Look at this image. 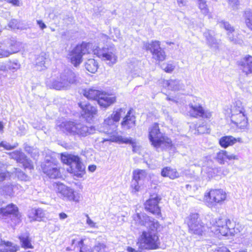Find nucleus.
Instances as JSON below:
<instances>
[{
  "instance_id": "nucleus-19",
  "label": "nucleus",
  "mask_w": 252,
  "mask_h": 252,
  "mask_svg": "<svg viewBox=\"0 0 252 252\" xmlns=\"http://www.w3.org/2000/svg\"><path fill=\"white\" fill-rule=\"evenodd\" d=\"M62 73L56 78L52 77L46 82L47 86L51 89H54L58 90L66 89L68 88L67 82L65 79H63Z\"/></svg>"
},
{
  "instance_id": "nucleus-29",
  "label": "nucleus",
  "mask_w": 252,
  "mask_h": 252,
  "mask_svg": "<svg viewBox=\"0 0 252 252\" xmlns=\"http://www.w3.org/2000/svg\"><path fill=\"white\" fill-rule=\"evenodd\" d=\"M0 214H3L4 216L7 215H13L15 217H18V211L17 207L13 204H9L5 208L0 209Z\"/></svg>"
},
{
  "instance_id": "nucleus-43",
  "label": "nucleus",
  "mask_w": 252,
  "mask_h": 252,
  "mask_svg": "<svg viewBox=\"0 0 252 252\" xmlns=\"http://www.w3.org/2000/svg\"><path fill=\"white\" fill-rule=\"evenodd\" d=\"M126 110L125 108H120L114 111L111 115H112V118L117 123L119 121L120 118L124 116Z\"/></svg>"
},
{
  "instance_id": "nucleus-10",
  "label": "nucleus",
  "mask_w": 252,
  "mask_h": 252,
  "mask_svg": "<svg viewBox=\"0 0 252 252\" xmlns=\"http://www.w3.org/2000/svg\"><path fill=\"white\" fill-rule=\"evenodd\" d=\"M94 55H96L102 60L106 62L110 66L115 64L117 61V57L116 55L115 49L113 47L102 49L96 47L92 50Z\"/></svg>"
},
{
  "instance_id": "nucleus-33",
  "label": "nucleus",
  "mask_w": 252,
  "mask_h": 252,
  "mask_svg": "<svg viewBox=\"0 0 252 252\" xmlns=\"http://www.w3.org/2000/svg\"><path fill=\"white\" fill-rule=\"evenodd\" d=\"M17 247L14 246L11 242L1 241L0 244V252H16Z\"/></svg>"
},
{
  "instance_id": "nucleus-49",
  "label": "nucleus",
  "mask_w": 252,
  "mask_h": 252,
  "mask_svg": "<svg viewBox=\"0 0 252 252\" xmlns=\"http://www.w3.org/2000/svg\"><path fill=\"white\" fill-rule=\"evenodd\" d=\"M94 249L97 252H107L108 250L107 246L103 243H98L94 246Z\"/></svg>"
},
{
  "instance_id": "nucleus-24",
  "label": "nucleus",
  "mask_w": 252,
  "mask_h": 252,
  "mask_svg": "<svg viewBox=\"0 0 252 252\" xmlns=\"http://www.w3.org/2000/svg\"><path fill=\"white\" fill-rule=\"evenodd\" d=\"M236 142L242 143L243 141L240 137L235 138L232 136H224L221 137L219 140V144L223 148H227L229 146H233Z\"/></svg>"
},
{
  "instance_id": "nucleus-55",
  "label": "nucleus",
  "mask_w": 252,
  "mask_h": 252,
  "mask_svg": "<svg viewBox=\"0 0 252 252\" xmlns=\"http://www.w3.org/2000/svg\"><path fill=\"white\" fill-rule=\"evenodd\" d=\"M87 217L86 223L88 224L91 227H94L95 225V223L89 217V215L87 214L86 215Z\"/></svg>"
},
{
  "instance_id": "nucleus-58",
  "label": "nucleus",
  "mask_w": 252,
  "mask_h": 252,
  "mask_svg": "<svg viewBox=\"0 0 252 252\" xmlns=\"http://www.w3.org/2000/svg\"><path fill=\"white\" fill-rule=\"evenodd\" d=\"M7 2L12 3L15 6H20V3L19 0H6Z\"/></svg>"
},
{
  "instance_id": "nucleus-57",
  "label": "nucleus",
  "mask_w": 252,
  "mask_h": 252,
  "mask_svg": "<svg viewBox=\"0 0 252 252\" xmlns=\"http://www.w3.org/2000/svg\"><path fill=\"white\" fill-rule=\"evenodd\" d=\"M6 177V173L0 170V183L4 181Z\"/></svg>"
},
{
  "instance_id": "nucleus-20",
  "label": "nucleus",
  "mask_w": 252,
  "mask_h": 252,
  "mask_svg": "<svg viewBox=\"0 0 252 252\" xmlns=\"http://www.w3.org/2000/svg\"><path fill=\"white\" fill-rule=\"evenodd\" d=\"M78 104L82 109L81 112V115L86 121H90L96 115L97 110L95 107L90 104L83 103L81 102L79 103Z\"/></svg>"
},
{
  "instance_id": "nucleus-51",
  "label": "nucleus",
  "mask_w": 252,
  "mask_h": 252,
  "mask_svg": "<svg viewBox=\"0 0 252 252\" xmlns=\"http://www.w3.org/2000/svg\"><path fill=\"white\" fill-rule=\"evenodd\" d=\"M83 245V241L81 240L78 242V246L80 248V252H93V250L91 249V248L88 247L87 246L84 247Z\"/></svg>"
},
{
  "instance_id": "nucleus-18",
  "label": "nucleus",
  "mask_w": 252,
  "mask_h": 252,
  "mask_svg": "<svg viewBox=\"0 0 252 252\" xmlns=\"http://www.w3.org/2000/svg\"><path fill=\"white\" fill-rule=\"evenodd\" d=\"M10 158L16 160L17 162L23 164L25 168L31 169L33 168L32 161L28 159L25 154L19 151H15L9 154Z\"/></svg>"
},
{
  "instance_id": "nucleus-25",
  "label": "nucleus",
  "mask_w": 252,
  "mask_h": 252,
  "mask_svg": "<svg viewBox=\"0 0 252 252\" xmlns=\"http://www.w3.org/2000/svg\"><path fill=\"white\" fill-rule=\"evenodd\" d=\"M135 125V117L131 114V111L129 110L124 118L121 123L123 128L128 129L134 126Z\"/></svg>"
},
{
  "instance_id": "nucleus-37",
  "label": "nucleus",
  "mask_w": 252,
  "mask_h": 252,
  "mask_svg": "<svg viewBox=\"0 0 252 252\" xmlns=\"http://www.w3.org/2000/svg\"><path fill=\"white\" fill-rule=\"evenodd\" d=\"M48 62V59L45 58L44 56L41 55L38 57L36 60L35 67L36 69L39 71L44 70L46 67V64Z\"/></svg>"
},
{
  "instance_id": "nucleus-23",
  "label": "nucleus",
  "mask_w": 252,
  "mask_h": 252,
  "mask_svg": "<svg viewBox=\"0 0 252 252\" xmlns=\"http://www.w3.org/2000/svg\"><path fill=\"white\" fill-rule=\"evenodd\" d=\"M115 101L116 98L115 96L102 93H101L97 99V102L100 106L104 108H106L110 106L114 103Z\"/></svg>"
},
{
  "instance_id": "nucleus-36",
  "label": "nucleus",
  "mask_w": 252,
  "mask_h": 252,
  "mask_svg": "<svg viewBox=\"0 0 252 252\" xmlns=\"http://www.w3.org/2000/svg\"><path fill=\"white\" fill-rule=\"evenodd\" d=\"M86 69L89 72L94 73L98 69L97 63L93 59H90L87 60L85 64Z\"/></svg>"
},
{
  "instance_id": "nucleus-14",
  "label": "nucleus",
  "mask_w": 252,
  "mask_h": 252,
  "mask_svg": "<svg viewBox=\"0 0 252 252\" xmlns=\"http://www.w3.org/2000/svg\"><path fill=\"white\" fill-rule=\"evenodd\" d=\"M21 48V44L14 40H7L3 43H0V58L7 57L18 52Z\"/></svg>"
},
{
  "instance_id": "nucleus-40",
  "label": "nucleus",
  "mask_w": 252,
  "mask_h": 252,
  "mask_svg": "<svg viewBox=\"0 0 252 252\" xmlns=\"http://www.w3.org/2000/svg\"><path fill=\"white\" fill-rule=\"evenodd\" d=\"M147 174L144 170H135L133 172V180L140 181L143 180L146 177Z\"/></svg>"
},
{
  "instance_id": "nucleus-61",
  "label": "nucleus",
  "mask_w": 252,
  "mask_h": 252,
  "mask_svg": "<svg viewBox=\"0 0 252 252\" xmlns=\"http://www.w3.org/2000/svg\"><path fill=\"white\" fill-rule=\"evenodd\" d=\"M89 170L91 172H94L96 169V166L94 165H90L88 167Z\"/></svg>"
},
{
  "instance_id": "nucleus-2",
  "label": "nucleus",
  "mask_w": 252,
  "mask_h": 252,
  "mask_svg": "<svg viewBox=\"0 0 252 252\" xmlns=\"http://www.w3.org/2000/svg\"><path fill=\"white\" fill-rule=\"evenodd\" d=\"M149 139L156 148H168L172 146V141L160 131L158 124L154 123L149 128Z\"/></svg>"
},
{
  "instance_id": "nucleus-48",
  "label": "nucleus",
  "mask_w": 252,
  "mask_h": 252,
  "mask_svg": "<svg viewBox=\"0 0 252 252\" xmlns=\"http://www.w3.org/2000/svg\"><path fill=\"white\" fill-rule=\"evenodd\" d=\"M35 220L39 221L45 216L44 211L40 208H38L34 211Z\"/></svg>"
},
{
  "instance_id": "nucleus-42",
  "label": "nucleus",
  "mask_w": 252,
  "mask_h": 252,
  "mask_svg": "<svg viewBox=\"0 0 252 252\" xmlns=\"http://www.w3.org/2000/svg\"><path fill=\"white\" fill-rule=\"evenodd\" d=\"M198 8L203 14L206 15L209 12V9L206 0H197Z\"/></svg>"
},
{
  "instance_id": "nucleus-31",
  "label": "nucleus",
  "mask_w": 252,
  "mask_h": 252,
  "mask_svg": "<svg viewBox=\"0 0 252 252\" xmlns=\"http://www.w3.org/2000/svg\"><path fill=\"white\" fill-rule=\"evenodd\" d=\"M82 93L83 95L89 99L97 100L101 92L97 90L88 89L83 90Z\"/></svg>"
},
{
  "instance_id": "nucleus-17",
  "label": "nucleus",
  "mask_w": 252,
  "mask_h": 252,
  "mask_svg": "<svg viewBox=\"0 0 252 252\" xmlns=\"http://www.w3.org/2000/svg\"><path fill=\"white\" fill-rule=\"evenodd\" d=\"M160 199L157 194L151 195L145 204V209L153 214L160 216V210L158 206Z\"/></svg>"
},
{
  "instance_id": "nucleus-1",
  "label": "nucleus",
  "mask_w": 252,
  "mask_h": 252,
  "mask_svg": "<svg viewBox=\"0 0 252 252\" xmlns=\"http://www.w3.org/2000/svg\"><path fill=\"white\" fill-rule=\"evenodd\" d=\"M231 121L237 128L245 129L248 126V119L242 103L236 101L231 106Z\"/></svg>"
},
{
  "instance_id": "nucleus-5",
  "label": "nucleus",
  "mask_w": 252,
  "mask_h": 252,
  "mask_svg": "<svg viewBox=\"0 0 252 252\" xmlns=\"http://www.w3.org/2000/svg\"><path fill=\"white\" fill-rule=\"evenodd\" d=\"M62 159L63 162L70 165L67 171L72 173L77 178H82L84 175L85 166L78 156L69 155L63 156Z\"/></svg>"
},
{
  "instance_id": "nucleus-4",
  "label": "nucleus",
  "mask_w": 252,
  "mask_h": 252,
  "mask_svg": "<svg viewBox=\"0 0 252 252\" xmlns=\"http://www.w3.org/2000/svg\"><path fill=\"white\" fill-rule=\"evenodd\" d=\"M92 44L90 43H83L77 45L69 52L68 58L70 62L75 67L78 66L82 62L83 55L91 53Z\"/></svg>"
},
{
  "instance_id": "nucleus-12",
  "label": "nucleus",
  "mask_w": 252,
  "mask_h": 252,
  "mask_svg": "<svg viewBox=\"0 0 252 252\" xmlns=\"http://www.w3.org/2000/svg\"><path fill=\"white\" fill-rule=\"evenodd\" d=\"M143 48L146 50L150 51L152 54L153 58L157 61H163L165 59V53L160 47V42L158 41L144 42Z\"/></svg>"
},
{
  "instance_id": "nucleus-44",
  "label": "nucleus",
  "mask_w": 252,
  "mask_h": 252,
  "mask_svg": "<svg viewBox=\"0 0 252 252\" xmlns=\"http://www.w3.org/2000/svg\"><path fill=\"white\" fill-rule=\"evenodd\" d=\"M128 67L130 70L131 73H132L133 77L139 76L141 74V69L137 65L129 64L128 65Z\"/></svg>"
},
{
  "instance_id": "nucleus-60",
  "label": "nucleus",
  "mask_w": 252,
  "mask_h": 252,
  "mask_svg": "<svg viewBox=\"0 0 252 252\" xmlns=\"http://www.w3.org/2000/svg\"><path fill=\"white\" fill-rule=\"evenodd\" d=\"M67 218V215L64 213H61L59 214V218L60 220H64Z\"/></svg>"
},
{
  "instance_id": "nucleus-50",
  "label": "nucleus",
  "mask_w": 252,
  "mask_h": 252,
  "mask_svg": "<svg viewBox=\"0 0 252 252\" xmlns=\"http://www.w3.org/2000/svg\"><path fill=\"white\" fill-rule=\"evenodd\" d=\"M131 188L132 189V192L136 193L139 191L140 189V186H139V184L138 181H135L132 179L131 184Z\"/></svg>"
},
{
  "instance_id": "nucleus-59",
  "label": "nucleus",
  "mask_w": 252,
  "mask_h": 252,
  "mask_svg": "<svg viewBox=\"0 0 252 252\" xmlns=\"http://www.w3.org/2000/svg\"><path fill=\"white\" fill-rule=\"evenodd\" d=\"M37 23L39 25V27L42 29H45L46 28V25L41 20L37 21Z\"/></svg>"
},
{
  "instance_id": "nucleus-26",
  "label": "nucleus",
  "mask_w": 252,
  "mask_h": 252,
  "mask_svg": "<svg viewBox=\"0 0 252 252\" xmlns=\"http://www.w3.org/2000/svg\"><path fill=\"white\" fill-rule=\"evenodd\" d=\"M63 79H65L68 87L71 84H75L79 81L78 75L71 70L67 69L62 73Z\"/></svg>"
},
{
  "instance_id": "nucleus-13",
  "label": "nucleus",
  "mask_w": 252,
  "mask_h": 252,
  "mask_svg": "<svg viewBox=\"0 0 252 252\" xmlns=\"http://www.w3.org/2000/svg\"><path fill=\"white\" fill-rule=\"evenodd\" d=\"M41 166L43 172L50 178L54 179L59 177V167L57 161L54 158H46Z\"/></svg>"
},
{
  "instance_id": "nucleus-22",
  "label": "nucleus",
  "mask_w": 252,
  "mask_h": 252,
  "mask_svg": "<svg viewBox=\"0 0 252 252\" xmlns=\"http://www.w3.org/2000/svg\"><path fill=\"white\" fill-rule=\"evenodd\" d=\"M215 159L220 164H224L226 159L229 161L232 160H238L239 157L238 155L228 153L226 150H220L216 154Z\"/></svg>"
},
{
  "instance_id": "nucleus-34",
  "label": "nucleus",
  "mask_w": 252,
  "mask_h": 252,
  "mask_svg": "<svg viewBox=\"0 0 252 252\" xmlns=\"http://www.w3.org/2000/svg\"><path fill=\"white\" fill-rule=\"evenodd\" d=\"M161 175L163 177H168L171 179H174L179 177V173L175 169L170 167H165L161 171Z\"/></svg>"
},
{
  "instance_id": "nucleus-38",
  "label": "nucleus",
  "mask_w": 252,
  "mask_h": 252,
  "mask_svg": "<svg viewBox=\"0 0 252 252\" xmlns=\"http://www.w3.org/2000/svg\"><path fill=\"white\" fill-rule=\"evenodd\" d=\"M116 124L117 122L112 118V115H111L104 120L103 126L108 130L106 132H108V130H113L116 129L117 127Z\"/></svg>"
},
{
  "instance_id": "nucleus-21",
  "label": "nucleus",
  "mask_w": 252,
  "mask_h": 252,
  "mask_svg": "<svg viewBox=\"0 0 252 252\" xmlns=\"http://www.w3.org/2000/svg\"><path fill=\"white\" fill-rule=\"evenodd\" d=\"M163 87L168 90L174 91H183L185 90L186 86L182 81L178 79H170L163 80L162 83Z\"/></svg>"
},
{
  "instance_id": "nucleus-9",
  "label": "nucleus",
  "mask_w": 252,
  "mask_h": 252,
  "mask_svg": "<svg viewBox=\"0 0 252 252\" xmlns=\"http://www.w3.org/2000/svg\"><path fill=\"white\" fill-rule=\"evenodd\" d=\"M133 223L138 226H144L152 231L157 230L159 224L157 220L150 218L143 213H137L133 216Z\"/></svg>"
},
{
  "instance_id": "nucleus-3",
  "label": "nucleus",
  "mask_w": 252,
  "mask_h": 252,
  "mask_svg": "<svg viewBox=\"0 0 252 252\" xmlns=\"http://www.w3.org/2000/svg\"><path fill=\"white\" fill-rule=\"evenodd\" d=\"M63 131L67 134L81 138L94 133L95 129L93 126H88L81 123L67 122L63 124Z\"/></svg>"
},
{
  "instance_id": "nucleus-30",
  "label": "nucleus",
  "mask_w": 252,
  "mask_h": 252,
  "mask_svg": "<svg viewBox=\"0 0 252 252\" xmlns=\"http://www.w3.org/2000/svg\"><path fill=\"white\" fill-rule=\"evenodd\" d=\"M19 238L21 243V246L24 249H33L31 243V238L28 233H25L19 236Z\"/></svg>"
},
{
  "instance_id": "nucleus-39",
  "label": "nucleus",
  "mask_w": 252,
  "mask_h": 252,
  "mask_svg": "<svg viewBox=\"0 0 252 252\" xmlns=\"http://www.w3.org/2000/svg\"><path fill=\"white\" fill-rule=\"evenodd\" d=\"M201 221L199 218V215L197 213L190 214L185 220V222L187 224L188 227H190V224H195Z\"/></svg>"
},
{
  "instance_id": "nucleus-15",
  "label": "nucleus",
  "mask_w": 252,
  "mask_h": 252,
  "mask_svg": "<svg viewBox=\"0 0 252 252\" xmlns=\"http://www.w3.org/2000/svg\"><path fill=\"white\" fill-rule=\"evenodd\" d=\"M109 133H110L109 137L104 138L102 141V142L111 141L119 144H130L132 146V151L134 152H137L139 150V147L137 145L136 141L131 137H126L121 135H114L112 134V132H109Z\"/></svg>"
},
{
  "instance_id": "nucleus-16",
  "label": "nucleus",
  "mask_w": 252,
  "mask_h": 252,
  "mask_svg": "<svg viewBox=\"0 0 252 252\" xmlns=\"http://www.w3.org/2000/svg\"><path fill=\"white\" fill-rule=\"evenodd\" d=\"M189 106L190 108L189 113L193 117L210 119L212 116V112L209 110L204 109L199 104H190Z\"/></svg>"
},
{
  "instance_id": "nucleus-45",
  "label": "nucleus",
  "mask_w": 252,
  "mask_h": 252,
  "mask_svg": "<svg viewBox=\"0 0 252 252\" xmlns=\"http://www.w3.org/2000/svg\"><path fill=\"white\" fill-rule=\"evenodd\" d=\"M14 173L17 177L22 181H27L29 180L28 176L24 173L19 168H14Z\"/></svg>"
},
{
  "instance_id": "nucleus-47",
  "label": "nucleus",
  "mask_w": 252,
  "mask_h": 252,
  "mask_svg": "<svg viewBox=\"0 0 252 252\" xmlns=\"http://www.w3.org/2000/svg\"><path fill=\"white\" fill-rule=\"evenodd\" d=\"M246 14V23L247 26L252 30V12L247 11Z\"/></svg>"
},
{
  "instance_id": "nucleus-27",
  "label": "nucleus",
  "mask_w": 252,
  "mask_h": 252,
  "mask_svg": "<svg viewBox=\"0 0 252 252\" xmlns=\"http://www.w3.org/2000/svg\"><path fill=\"white\" fill-rule=\"evenodd\" d=\"M242 69L247 75L252 73V56H247L241 61Z\"/></svg>"
},
{
  "instance_id": "nucleus-35",
  "label": "nucleus",
  "mask_w": 252,
  "mask_h": 252,
  "mask_svg": "<svg viewBox=\"0 0 252 252\" xmlns=\"http://www.w3.org/2000/svg\"><path fill=\"white\" fill-rule=\"evenodd\" d=\"M204 226L201 221L194 225L190 224V227L189 228V232L192 234L198 235H202L203 231Z\"/></svg>"
},
{
  "instance_id": "nucleus-64",
  "label": "nucleus",
  "mask_w": 252,
  "mask_h": 252,
  "mask_svg": "<svg viewBox=\"0 0 252 252\" xmlns=\"http://www.w3.org/2000/svg\"><path fill=\"white\" fill-rule=\"evenodd\" d=\"M218 252H230L229 250H228L226 248H223L221 249L220 250L218 251Z\"/></svg>"
},
{
  "instance_id": "nucleus-28",
  "label": "nucleus",
  "mask_w": 252,
  "mask_h": 252,
  "mask_svg": "<svg viewBox=\"0 0 252 252\" xmlns=\"http://www.w3.org/2000/svg\"><path fill=\"white\" fill-rule=\"evenodd\" d=\"M220 26L224 28L226 30L229 32L228 33L229 39L235 43H239V40L235 38L234 36L237 35V32H235L233 27L227 22H221Z\"/></svg>"
},
{
  "instance_id": "nucleus-7",
  "label": "nucleus",
  "mask_w": 252,
  "mask_h": 252,
  "mask_svg": "<svg viewBox=\"0 0 252 252\" xmlns=\"http://www.w3.org/2000/svg\"><path fill=\"white\" fill-rule=\"evenodd\" d=\"M234 229L229 220L222 218L217 219L211 227V231L214 234L222 236L232 234L235 232Z\"/></svg>"
},
{
  "instance_id": "nucleus-53",
  "label": "nucleus",
  "mask_w": 252,
  "mask_h": 252,
  "mask_svg": "<svg viewBox=\"0 0 252 252\" xmlns=\"http://www.w3.org/2000/svg\"><path fill=\"white\" fill-rule=\"evenodd\" d=\"M0 147H3L6 150H9L15 148L16 146H12L9 143L5 141H2L0 143Z\"/></svg>"
},
{
  "instance_id": "nucleus-62",
  "label": "nucleus",
  "mask_w": 252,
  "mask_h": 252,
  "mask_svg": "<svg viewBox=\"0 0 252 252\" xmlns=\"http://www.w3.org/2000/svg\"><path fill=\"white\" fill-rule=\"evenodd\" d=\"M25 150H26V151L28 152H29V153H31V154H32V156L33 158H35V157L36 155H32V151H31V148L30 147H27V146H26V147H25Z\"/></svg>"
},
{
  "instance_id": "nucleus-46",
  "label": "nucleus",
  "mask_w": 252,
  "mask_h": 252,
  "mask_svg": "<svg viewBox=\"0 0 252 252\" xmlns=\"http://www.w3.org/2000/svg\"><path fill=\"white\" fill-rule=\"evenodd\" d=\"M9 27L13 29H21V30H25L27 29L28 27L27 26L25 27H21L20 24L18 23V21L15 19L12 20L8 24Z\"/></svg>"
},
{
  "instance_id": "nucleus-63",
  "label": "nucleus",
  "mask_w": 252,
  "mask_h": 252,
  "mask_svg": "<svg viewBox=\"0 0 252 252\" xmlns=\"http://www.w3.org/2000/svg\"><path fill=\"white\" fill-rule=\"evenodd\" d=\"M177 2L179 5H184L186 4V0H177Z\"/></svg>"
},
{
  "instance_id": "nucleus-8",
  "label": "nucleus",
  "mask_w": 252,
  "mask_h": 252,
  "mask_svg": "<svg viewBox=\"0 0 252 252\" xmlns=\"http://www.w3.org/2000/svg\"><path fill=\"white\" fill-rule=\"evenodd\" d=\"M158 237L155 233L144 231L139 240V247L144 250H155L158 248Z\"/></svg>"
},
{
  "instance_id": "nucleus-52",
  "label": "nucleus",
  "mask_w": 252,
  "mask_h": 252,
  "mask_svg": "<svg viewBox=\"0 0 252 252\" xmlns=\"http://www.w3.org/2000/svg\"><path fill=\"white\" fill-rule=\"evenodd\" d=\"M162 68L165 72L171 73L174 70L175 65L172 63H168L166 64H163Z\"/></svg>"
},
{
  "instance_id": "nucleus-6",
  "label": "nucleus",
  "mask_w": 252,
  "mask_h": 252,
  "mask_svg": "<svg viewBox=\"0 0 252 252\" xmlns=\"http://www.w3.org/2000/svg\"><path fill=\"white\" fill-rule=\"evenodd\" d=\"M54 186L59 196L64 199L75 202H79L80 200L81 194L70 187L59 182L55 183Z\"/></svg>"
},
{
  "instance_id": "nucleus-41",
  "label": "nucleus",
  "mask_w": 252,
  "mask_h": 252,
  "mask_svg": "<svg viewBox=\"0 0 252 252\" xmlns=\"http://www.w3.org/2000/svg\"><path fill=\"white\" fill-rule=\"evenodd\" d=\"M13 186L11 184L3 185L0 189L1 194L11 196L13 194Z\"/></svg>"
},
{
  "instance_id": "nucleus-11",
  "label": "nucleus",
  "mask_w": 252,
  "mask_h": 252,
  "mask_svg": "<svg viewBox=\"0 0 252 252\" xmlns=\"http://www.w3.org/2000/svg\"><path fill=\"white\" fill-rule=\"evenodd\" d=\"M226 198V194L222 189H211L204 195V201L211 207L221 204Z\"/></svg>"
},
{
  "instance_id": "nucleus-54",
  "label": "nucleus",
  "mask_w": 252,
  "mask_h": 252,
  "mask_svg": "<svg viewBox=\"0 0 252 252\" xmlns=\"http://www.w3.org/2000/svg\"><path fill=\"white\" fill-rule=\"evenodd\" d=\"M8 68L11 70H17L20 68V64L17 63H11L8 65Z\"/></svg>"
},
{
  "instance_id": "nucleus-56",
  "label": "nucleus",
  "mask_w": 252,
  "mask_h": 252,
  "mask_svg": "<svg viewBox=\"0 0 252 252\" xmlns=\"http://www.w3.org/2000/svg\"><path fill=\"white\" fill-rule=\"evenodd\" d=\"M230 5H231L233 8L237 5L238 3V0H228Z\"/></svg>"
},
{
  "instance_id": "nucleus-32",
  "label": "nucleus",
  "mask_w": 252,
  "mask_h": 252,
  "mask_svg": "<svg viewBox=\"0 0 252 252\" xmlns=\"http://www.w3.org/2000/svg\"><path fill=\"white\" fill-rule=\"evenodd\" d=\"M213 32L210 31H207L204 33V35L206 38L208 45L211 48H217L218 47V42L214 37Z\"/></svg>"
}]
</instances>
